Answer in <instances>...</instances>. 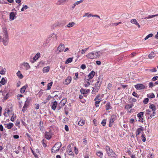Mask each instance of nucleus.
Masks as SVG:
<instances>
[{
	"mask_svg": "<svg viewBox=\"0 0 158 158\" xmlns=\"http://www.w3.org/2000/svg\"><path fill=\"white\" fill-rule=\"evenodd\" d=\"M2 29L3 37L2 38V37L0 36V42H2L4 45L6 46L8 44L9 40L7 31L6 28L5 27H3Z\"/></svg>",
	"mask_w": 158,
	"mask_h": 158,
	"instance_id": "f257e3e1",
	"label": "nucleus"
},
{
	"mask_svg": "<svg viewBox=\"0 0 158 158\" xmlns=\"http://www.w3.org/2000/svg\"><path fill=\"white\" fill-rule=\"evenodd\" d=\"M61 145L62 144L61 142H57L52 148V152L54 153L58 151Z\"/></svg>",
	"mask_w": 158,
	"mask_h": 158,
	"instance_id": "f03ea898",
	"label": "nucleus"
},
{
	"mask_svg": "<svg viewBox=\"0 0 158 158\" xmlns=\"http://www.w3.org/2000/svg\"><path fill=\"white\" fill-rule=\"evenodd\" d=\"M116 115L113 114L111 116L109 123V126L110 127H112L113 125L114 122L116 119Z\"/></svg>",
	"mask_w": 158,
	"mask_h": 158,
	"instance_id": "7ed1b4c3",
	"label": "nucleus"
},
{
	"mask_svg": "<svg viewBox=\"0 0 158 158\" xmlns=\"http://www.w3.org/2000/svg\"><path fill=\"white\" fill-rule=\"evenodd\" d=\"M100 95H98L96 96L94 99V101H95V106L96 107H98L99 106V104L101 102V98H100Z\"/></svg>",
	"mask_w": 158,
	"mask_h": 158,
	"instance_id": "20e7f679",
	"label": "nucleus"
},
{
	"mask_svg": "<svg viewBox=\"0 0 158 158\" xmlns=\"http://www.w3.org/2000/svg\"><path fill=\"white\" fill-rule=\"evenodd\" d=\"M53 134L52 133L51 130L49 132H45V138L47 139H50L52 138Z\"/></svg>",
	"mask_w": 158,
	"mask_h": 158,
	"instance_id": "39448f33",
	"label": "nucleus"
},
{
	"mask_svg": "<svg viewBox=\"0 0 158 158\" xmlns=\"http://www.w3.org/2000/svg\"><path fill=\"white\" fill-rule=\"evenodd\" d=\"M106 153L109 156L110 154L114 152L113 150L111 149L109 146H106Z\"/></svg>",
	"mask_w": 158,
	"mask_h": 158,
	"instance_id": "423d86ee",
	"label": "nucleus"
},
{
	"mask_svg": "<svg viewBox=\"0 0 158 158\" xmlns=\"http://www.w3.org/2000/svg\"><path fill=\"white\" fill-rule=\"evenodd\" d=\"M86 56L88 58L90 59H95L94 52H93L88 53L86 55Z\"/></svg>",
	"mask_w": 158,
	"mask_h": 158,
	"instance_id": "0eeeda50",
	"label": "nucleus"
},
{
	"mask_svg": "<svg viewBox=\"0 0 158 158\" xmlns=\"http://www.w3.org/2000/svg\"><path fill=\"white\" fill-rule=\"evenodd\" d=\"M135 88L137 90H139L143 89L145 88V86L142 84H137L135 85Z\"/></svg>",
	"mask_w": 158,
	"mask_h": 158,
	"instance_id": "6e6552de",
	"label": "nucleus"
},
{
	"mask_svg": "<svg viewBox=\"0 0 158 158\" xmlns=\"http://www.w3.org/2000/svg\"><path fill=\"white\" fill-rule=\"evenodd\" d=\"M103 50L100 51L98 52H94V56L95 57V59L97 58H98L103 52Z\"/></svg>",
	"mask_w": 158,
	"mask_h": 158,
	"instance_id": "1a4fd4ad",
	"label": "nucleus"
},
{
	"mask_svg": "<svg viewBox=\"0 0 158 158\" xmlns=\"http://www.w3.org/2000/svg\"><path fill=\"white\" fill-rule=\"evenodd\" d=\"M71 80L72 78L71 77L69 76L66 78L64 83L65 85H68L71 82Z\"/></svg>",
	"mask_w": 158,
	"mask_h": 158,
	"instance_id": "9d476101",
	"label": "nucleus"
},
{
	"mask_svg": "<svg viewBox=\"0 0 158 158\" xmlns=\"http://www.w3.org/2000/svg\"><path fill=\"white\" fill-rule=\"evenodd\" d=\"M57 105L58 104L56 101H55L53 102H52L51 105L52 109L54 110H55Z\"/></svg>",
	"mask_w": 158,
	"mask_h": 158,
	"instance_id": "9b49d317",
	"label": "nucleus"
},
{
	"mask_svg": "<svg viewBox=\"0 0 158 158\" xmlns=\"http://www.w3.org/2000/svg\"><path fill=\"white\" fill-rule=\"evenodd\" d=\"M40 53L39 52H38L37 53L36 55L35 56H34L33 58V60H31V62L33 63L35 60H37L40 56Z\"/></svg>",
	"mask_w": 158,
	"mask_h": 158,
	"instance_id": "f8f14e48",
	"label": "nucleus"
},
{
	"mask_svg": "<svg viewBox=\"0 0 158 158\" xmlns=\"http://www.w3.org/2000/svg\"><path fill=\"white\" fill-rule=\"evenodd\" d=\"M149 108L153 111V114H156V106L153 104H151L149 106Z\"/></svg>",
	"mask_w": 158,
	"mask_h": 158,
	"instance_id": "ddd939ff",
	"label": "nucleus"
},
{
	"mask_svg": "<svg viewBox=\"0 0 158 158\" xmlns=\"http://www.w3.org/2000/svg\"><path fill=\"white\" fill-rule=\"evenodd\" d=\"M64 45L62 44H61L58 47L57 49L60 52H61L64 50Z\"/></svg>",
	"mask_w": 158,
	"mask_h": 158,
	"instance_id": "4468645a",
	"label": "nucleus"
},
{
	"mask_svg": "<svg viewBox=\"0 0 158 158\" xmlns=\"http://www.w3.org/2000/svg\"><path fill=\"white\" fill-rule=\"evenodd\" d=\"M143 130V127H140L139 128H138L136 131V136L137 137L141 133V131Z\"/></svg>",
	"mask_w": 158,
	"mask_h": 158,
	"instance_id": "2eb2a0df",
	"label": "nucleus"
},
{
	"mask_svg": "<svg viewBox=\"0 0 158 158\" xmlns=\"http://www.w3.org/2000/svg\"><path fill=\"white\" fill-rule=\"evenodd\" d=\"M71 146L69 145L67 148V152L68 153V154L69 155H73V152L72 151V150L71 148H70Z\"/></svg>",
	"mask_w": 158,
	"mask_h": 158,
	"instance_id": "dca6fc26",
	"label": "nucleus"
},
{
	"mask_svg": "<svg viewBox=\"0 0 158 158\" xmlns=\"http://www.w3.org/2000/svg\"><path fill=\"white\" fill-rule=\"evenodd\" d=\"M100 88L95 86L93 88V89L92 92V93L93 94H95L97 92L99 89Z\"/></svg>",
	"mask_w": 158,
	"mask_h": 158,
	"instance_id": "f3484780",
	"label": "nucleus"
},
{
	"mask_svg": "<svg viewBox=\"0 0 158 158\" xmlns=\"http://www.w3.org/2000/svg\"><path fill=\"white\" fill-rule=\"evenodd\" d=\"M95 74V72L92 71L90 72L88 75V77L89 79H87V80H89V79H92L94 76Z\"/></svg>",
	"mask_w": 158,
	"mask_h": 158,
	"instance_id": "a211bd4d",
	"label": "nucleus"
},
{
	"mask_svg": "<svg viewBox=\"0 0 158 158\" xmlns=\"http://www.w3.org/2000/svg\"><path fill=\"white\" fill-rule=\"evenodd\" d=\"M156 56V54L153 52H152L148 56V58L150 59H152Z\"/></svg>",
	"mask_w": 158,
	"mask_h": 158,
	"instance_id": "6ab92c4d",
	"label": "nucleus"
},
{
	"mask_svg": "<svg viewBox=\"0 0 158 158\" xmlns=\"http://www.w3.org/2000/svg\"><path fill=\"white\" fill-rule=\"evenodd\" d=\"M67 101V99L66 98H65L64 99H63L59 103L63 107L65 105V103Z\"/></svg>",
	"mask_w": 158,
	"mask_h": 158,
	"instance_id": "aec40b11",
	"label": "nucleus"
},
{
	"mask_svg": "<svg viewBox=\"0 0 158 158\" xmlns=\"http://www.w3.org/2000/svg\"><path fill=\"white\" fill-rule=\"evenodd\" d=\"M81 92V94H86L90 92V90L89 89L85 90L84 89H82L80 90Z\"/></svg>",
	"mask_w": 158,
	"mask_h": 158,
	"instance_id": "412c9836",
	"label": "nucleus"
},
{
	"mask_svg": "<svg viewBox=\"0 0 158 158\" xmlns=\"http://www.w3.org/2000/svg\"><path fill=\"white\" fill-rule=\"evenodd\" d=\"M106 109L107 110L111 109L112 107L110 106V103L109 102H107L106 105Z\"/></svg>",
	"mask_w": 158,
	"mask_h": 158,
	"instance_id": "4be33fe9",
	"label": "nucleus"
},
{
	"mask_svg": "<svg viewBox=\"0 0 158 158\" xmlns=\"http://www.w3.org/2000/svg\"><path fill=\"white\" fill-rule=\"evenodd\" d=\"M51 37L49 36L48 37L47 40H46V41L44 43L43 45L44 46H47V44L48 43H49L51 40Z\"/></svg>",
	"mask_w": 158,
	"mask_h": 158,
	"instance_id": "5701e85b",
	"label": "nucleus"
},
{
	"mask_svg": "<svg viewBox=\"0 0 158 158\" xmlns=\"http://www.w3.org/2000/svg\"><path fill=\"white\" fill-rule=\"evenodd\" d=\"M27 87V85H25L23 86L20 89V93L22 94L23 93L25 92V90Z\"/></svg>",
	"mask_w": 158,
	"mask_h": 158,
	"instance_id": "b1692460",
	"label": "nucleus"
},
{
	"mask_svg": "<svg viewBox=\"0 0 158 158\" xmlns=\"http://www.w3.org/2000/svg\"><path fill=\"white\" fill-rule=\"evenodd\" d=\"M6 78L2 77L0 81L1 84L4 85H5L7 82V80L5 79Z\"/></svg>",
	"mask_w": 158,
	"mask_h": 158,
	"instance_id": "393cba45",
	"label": "nucleus"
},
{
	"mask_svg": "<svg viewBox=\"0 0 158 158\" xmlns=\"http://www.w3.org/2000/svg\"><path fill=\"white\" fill-rule=\"evenodd\" d=\"M110 158H118L117 156L114 152L109 156Z\"/></svg>",
	"mask_w": 158,
	"mask_h": 158,
	"instance_id": "a878e982",
	"label": "nucleus"
},
{
	"mask_svg": "<svg viewBox=\"0 0 158 158\" xmlns=\"http://www.w3.org/2000/svg\"><path fill=\"white\" fill-rule=\"evenodd\" d=\"M15 14L14 12H12L10 13V18L12 20H13L15 19Z\"/></svg>",
	"mask_w": 158,
	"mask_h": 158,
	"instance_id": "bb28decb",
	"label": "nucleus"
},
{
	"mask_svg": "<svg viewBox=\"0 0 158 158\" xmlns=\"http://www.w3.org/2000/svg\"><path fill=\"white\" fill-rule=\"evenodd\" d=\"M50 69V67L49 66H47L44 67L43 69V72L44 73L48 72Z\"/></svg>",
	"mask_w": 158,
	"mask_h": 158,
	"instance_id": "cd10ccee",
	"label": "nucleus"
},
{
	"mask_svg": "<svg viewBox=\"0 0 158 158\" xmlns=\"http://www.w3.org/2000/svg\"><path fill=\"white\" fill-rule=\"evenodd\" d=\"M22 65L26 67V70H28L30 68V66L27 63L24 62L23 64Z\"/></svg>",
	"mask_w": 158,
	"mask_h": 158,
	"instance_id": "c85d7f7f",
	"label": "nucleus"
},
{
	"mask_svg": "<svg viewBox=\"0 0 158 158\" xmlns=\"http://www.w3.org/2000/svg\"><path fill=\"white\" fill-rule=\"evenodd\" d=\"M68 1V0H60L57 2V4L59 5L64 4L66 1Z\"/></svg>",
	"mask_w": 158,
	"mask_h": 158,
	"instance_id": "c756f323",
	"label": "nucleus"
},
{
	"mask_svg": "<svg viewBox=\"0 0 158 158\" xmlns=\"http://www.w3.org/2000/svg\"><path fill=\"white\" fill-rule=\"evenodd\" d=\"M6 125V127L8 129H11L13 126L14 124L12 123H10L8 124H5Z\"/></svg>",
	"mask_w": 158,
	"mask_h": 158,
	"instance_id": "7c9ffc66",
	"label": "nucleus"
},
{
	"mask_svg": "<svg viewBox=\"0 0 158 158\" xmlns=\"http://www.w3.org/2000/svg\"><path fill=\"white\" fill-rule=\"evenodd\" d=\"M16 75L20 79H22L23 77V75L22 74H21L20 71H18L16 73Z\"/></svg>",
	"mask_w": 158,
	"mask_h": 158,
	"instance_id": "2f4dec72",
	"label": "nucleus"
},
{
	"mask_svg": "<svg viewBox=\"0 0 158 158\" xmlns=\"http://www.w3.org/2000/svg\"><path fill=\"white\" fill-rule=\"evenodd\" d=\"M85 124V121L84 120L81 119L78 123V124L80 126H82Z\"/></svg>",
	"mask_w": 158,
	"mask_h": 158,
	"instance_id": "473e14b6",
	"label": "nucleus"
},
{
	"mask_svg": "<svg viewBox=\"0 0 158 158\" xmlns=\"http://www.w3.org/2000/svg\"><path fill=\"white\" fill-rule=\"evenodd\" d=\"M147 96L149 98H153L155 97V95L153 93L148 94L147 95Z\"/></svg>",
	"mask_w": 158,
	"mask_h": 158,
	"instance_id": "72a5a7b5",
	"label": "nucleus"
},
{
	"mask_svg": "<svg viewBox=\"0 0 158 158\" xmlns=\"http://www.w3.org/2000/svg\"><path fill=\"white\" fill-rule=\"evenodd\" d=\"M73 58H68L65 61V63L68 64L71 62L73 61Z\"/></svg>",
	"mask_w": 158,
	"mask_h": 158,
	"instance_id": "f704fd0d",
	"label": "nucleus"
},
{
	"mask_svg": "<svg viewBox=\"0 0 158 158\" xmlns=\"http://www.w3.org/2000/svg\"><path fill=\"white\" fill-rule=\"evenodd\" d=\"M57 109V110L58 112H60L61 109L63 107V106L60 105L59 104L56 107Z\"/></svg>",
	"mask_w": 158,
	"mask_h": 158,
	"instance_id": "c9c22d12",
	"label": "nucleus"
},
{
	"mask_svg": "<svg viewBox=\"0 0 158 158\" xmlns=\"http://www.w3.org/2000/svg\"><path fill=\"white\" fill-rule=\"evenodd\" d=\"M134 105L133 104H132L131 105L127 104L125 106V108L127 109H130Z\"/></svg>",
	"mask_w": 158,
	"mask_h": 158,
	"instance_id": "e433bc0d",
	"label": "nucleus"
},
{
	"mask_svg": "<svg viewBox=\"0 0 158 158\" xmlns=\"http://www.w3.org/2000/svg\"><path fill=\"white\" fill-rule=\"evenodd\" d=\"M97 155L100 158H102L103 156V153L101 151H98L97 153Z\"/></svg>",
	"mask_w": 158,
	"mask_h": 158,
	"instance_id": "4c0bfd02",
	"label": "nucleus"
},
{
	"mask_svg": "<svg viewBox=\"0 0 158 158\" xmlns=\"http://www.w3.org/2000/svg\"><path fill=\"white\" fill-rule=\"evenodd\" d=\"M146 70L151 72H156L157 71V70L156 68H154L151 69H147Z\"/></svg>",
	"mask_w": 158,
	"mask_h": 158,
	"instance_id": "58836bf2",
	"label": "nucleus"
},
{
	"mask_svg": "<svg viewBox=\"0 0 158 158\" xmlns=\"http://www.w3.org/2000/svg\"><path fill=\"white\" fill-rule=\"evenodd\" d=\"M75 23L74 22L69 23L67 25L68 27H73L75 25Z\"/></svg>",
	"mask_w": 158,
	"mask_h": 158,
	"instance_id": "ea45409f",
	"label": "nucleus"
},
{
	"mask_svg": "<svg viewBox=\"0 0 158 158\" xmlns=\"http://www.w3.org/2000/svg\"><path fill=\"white\" fill-rule=\"evenodd\" d=\"M52 83H53V82H50L48 84L47 90H49L51 89V87L52 85Z\"/></svg>",
	"mask_w": 158,
	"mask_h": 158,
	"instance_id": "a19ab883",
	"label": "nucleus"
},
{
	"mask_svg": "<svg viewBox=\"0 0 158 158\" xmlns=\"http://www.w3.org/2000/svg\"><path fill=\"white\" fill-rule=\"evenodd\" d=\"M51 38L52 37L53 38V40L54 41H56L57 39V36L56 34H52L51 36Z\"/></svg>",
	"mask_w": 158,
	"mask_h": 158,
	"instance_id": "79ce46f5",
	"label": "nucleus"
},
{
	"mask_svg": "<svg viewBox=\"0 0 158 158\" xmlns=\"http://www.w3.org/2000/svg\"><path fill=\"white\" fill-rule=\"evenodd\" d=\"M144 114V113L143 112H140L137 115V117L139 118H142L143 117V115Z\"/></svg>",
	"mask_w": 158,
	"mask_h": 158,
	"instance_id": "37998d69",
	"label": "nucleus"
},
{
	"mask_svg": "<svg viewBox=\"0 0 158 158\" xmlns=\"http://www.w3.org/2000/svg\"><path fill=\"white\" fill-rule=\"evenodd\" d=\"M153 35L152 33H150L148 35L146 36V37L144 38V40H147L149 37H152L153 36Z\"/></svg>",
	"mask_w": 158,
	"mask_h": 158,
	"instance_id": "c03bdc74",
	"label": "nucleus"
},
{
	"mask_svg": "<svg viewBox=\"0 0 158 158\" xmlns=\"http://www.w3.org/2000/svg\"><path fill=\"white\" fill-rule=\"evenodd\" d=\"M142 141L144 142L146 141V138L145 137V135L143 132H142Z\"/></svg>",
	"mask_w": 158,
	"mask_h": 158,
	"instance_id": "a18cd8bd",
	"label": "nucleus"
},
{
	"mask_svg": "<svg viewBox=\"0 0 158 158\" xmlns=\"http://www.w3.org/2000/svg\"><path fill=\"white\" fill-rule=\"evenodd\" d=\"M102 76H100L98 77L97 80V81H98L100 82H102Z\"/></svg>",
	"mask_w": 158,
	"mask_h": 158,
	"instance_id": "49530a36",
	"label": "nucleus"
},
{
	"mask_svg": "<svg viewBox=\"0 0 158 158\" xmlns=\"http://www.w3.org/2000/svg\"><path fill=\"white\" fill-rule=\"evenodd\" d=\"M102 83L99 82L98 81H97L96 82L95 86H97V87H99L100 88V86L101 84Z\"/></svg>",
	"mask_w": 158,
	"mask_h": 158,
	"instance_id": "de8ad7c7",
	"label": "nucleus"
},
{
	"mask_svg": "<svg viewBox=\"0 0 158 158\" xmlns=\"http://www.w3.org/2000/svg\"><path fill=\"white\" fill-rule=\"evenodd\" d=\"M89 48H86L84 49H82L81 50V53L82 54H84L85 53V52L87 51L88 49Z\"/></svg>",
	"mask_w": 158,
	"mask_h": 158,
	"instance_id": "09e8293b",
	"label": "nucleus"
},
{
	"mask_svg": "<svg viewBox=\"0 0 158 158\" xmlns=\"http://www.w3.org/2000/svg\"><path fill=\"white\" fill-rule=\"evenodd\" d=\"M106 120L105 119H103L101 123L103 126H105L106 123Z\"/></svg>",
	"mask_w": 158,
	"mask_h": 158,
	"instance_id": "8fccbe9b",
	"label": "nucleus"
},
{
	"mask_svg": "<svg viewBox=\"0 0 158 158\" xmlns=\"http://www.w3.org/2000/svg\"><path fill=\"white\" fill-rule=\"evenodd\" d=\"M52 98V97L51 95H49L48 97L47 98L46 102H44V103H46L48 101Z\"/></svg>",
	"mask_w": 158,
	"mask_h": 158,
	"instance_id": "3c124183",
	"label": "nucleus"
},
{
	"mask_svg": "<svg viewBox=\"0 0 158 158\" xmlns=\"http://www.w3.org/2000/svg\"><path fill=\"white\" fill-rule=\"evenodd\" d=\"M149 99L148 98H145L143 101V103L145 104H147L148 102Z\"/></svg>",
	"mask_w": 158,
	"mask_h": 158,
	"instance_id": "603ef678",
	"label": "nucleus"
},
{
	"mask_svg": "<svg viewBox=\"0 0 158 158\" xmlns=\"http://www.w3.org/2000/svg\"><path fill=\"white\" fill-rule=\"evenodd\" d=\"M87 16L88 17H90L92 16V15L91 14H89L88 15V13H86L85 14L83 15V17H85Z\"/></svg>",
	"mask_w": 158,
	"mask_h": 158,
	"instance_id": "864d4df0",
	"label": "nucleus"
},
{
	"mask_svg": "<svg viewBox=\"0 0 158 158\" xmlns=\"http://www.w3.org/2000/svg\"><path fill=\"white\" fill-rule=\"evenodd\" d=\"M132 95L136 98H138L139 97V96L138 95L137 93L135 92H133L132 93Z\"/></svg>",
	"mask_w": 158,
	"mask_h": 158,
	"instance_id": "5fc2aeb1",
	"label": "nucleus"
},
{
	"mask_svg": "<svg viewBox=\"0 0 158 158\" xmlns=\"http://www.w3.org/2000/svg\"><path fill=\"white\" fill-rule=\"evenodd\" d=\"M90 85V83L89 81H86L85 82V84H84V86L86 87H88Z\"/></svg>",
	"mask_w": 158,
	"mask_h": 158,
	"instance_id": "6e6d98bb",
	"label": "nucleus"
},
{
	"mask_svg": "<svg viewBox=\"0 0 158 158\" xmlns=\"http://www.w3.org/2000/svg\"><path fill=\"white\" fill-rule=\"evenodd\" d=\"M146 113L145 114V115L146 116H147L148 115H149V114H150V113H151V111L150 110L148 109V110H146Z\"/></svg>",
	"mask_w": 158,
	"mask_h": 158,
	"instance_id": "4d7b16f0",
	"label": "nucleus"
},
{
	"mask_svg": "<svg viewBox=\"0 0 158 158\" xmlns=\"http://www.w3.org/2000/svg\"><path fill=\"white\" fill-rule=\"evenodd\" d=\"M158 79V76H155L152 79V80L153 81H155Z\"/></svg>",
	"mask_w": 158,
	"mask_h": 158,
	"instance_id": "13d9d810",
	"label": "nucleus"
},
{
	"mask_svg": "<svg viewBox=\"0 0 158 158\" xmlns=\"http://www.w3.org/2000/svg\"><path fill=\"white\" fill-rule=\"evenodd\" d=\"M149 87L152 88L155 86L154 84L152 82H149Z\"/></svg>",
	"mask_w": 158,
	"mask_h": 158,
	"instance_id": "bf43d9fd",
	"label": "nucleus"
},
{
	"mask_svg": "<svg viewBox=\"0 0 158 158\" xmlns=\"http://www.w3.org/2000/svg\"><path fill=\"white\" fill-rule=\"evenodd\" d=\"M16 116H14V114H13V115L11 117L10 120L12 122L14 121L15 120V118H16Z\"/></svg>",
	"mask_w": 158,
	"mask_h": 158,
	"instance_id": "052dcab7",
	"label": "nucleus"
},
{
	"mask_svg": "<svg viewBox=\"0 0 158 158\" xmlns=\"http://www.w3.org/2000/svg\"><path fill=\"white\" fill-rule=\"evenodd\" d=\"M86 68V65L85 64H82L81 66V68L82 69H85Z\"/></svg>",
	"mask_w": 158,
	"mask_h": 158,
	"instance_id": "680f3d73",
	"label": "nucleus"
},
{
	"mask_svg": "<svg viewBox=\"0 0 158 158\" xmlns=\"http://www.w3.org/2000/svg\"><path fill=\"white\" fill-rule=\"evenodd\" d=\"M31 151L35 157H37L38 156V155L35 153V152L32 150V149H31Z\"/></svg>",
	"mask_w": 158,
	"mask_h": 158,
	"instance_id": "e2e57ef3",
	"label": "nucleus"
},
{
	"mask_svg": "<svg viewBox=\"0 0 158 158\" xmlns=\"http://www.w3.org/2000/svg\"><path fill=\"white\" fill-rule=\"evenodd\" d=\"M152 16H153V15H148L147 17H146L145 18H144V19H151V18H153V17H152Z\"/></svg>",
	"mask_w": 158,
	"mask_h": 158,
	"instance_id": "0e129e2a",
	"label": "nucleus"
},
{
	"mask_svg": "<svg viewBox=\"0 0 158 158\" xmlns=\"http://www.w3.org/2000/svg\"><path fill=\"white\" fill-rule=\"evenodd\" d=\"M137 21L135 19H133L131 20V22L132 23L135 24V23Z\"/></svg>",
	"mask_w": 158,
	"mask_h": 158,
	"instance_id": "69168bd1",
	"label": "nucleus"
},
{
	"mask_svg": "<svg viewBox=\"0 0 158 158\" xmlns=\"http://www.w3.org/2000/svg\"><path fill=\"white\" fill-rule=\"evenodd\" d=\"M130 99L131 100L132 102L131 103H132V104H133V102H135L137 101L136 99L133 98H130Z\"/></svg>",
	"mask_w": 158,
	"mask_h": 158,
	"instance_id": "338daca9",
	"label": "nucleus"
},
{
	"mask_svg": "<svg viewBox=\"0 0 158 158\" xmlns=\"http://www.w3.org/2000/svg\"><path fill=\"white\" fill-rule=\"evenodd\" d=\"M5 71L3 69L0 71V74L1 75H4L5 73Z\"/></svg>",
	"mask_w": 158,
	"mask_h": 158,
	"instance_id": "774afa93",
	"label": "nucleus"
}]
</instances>
